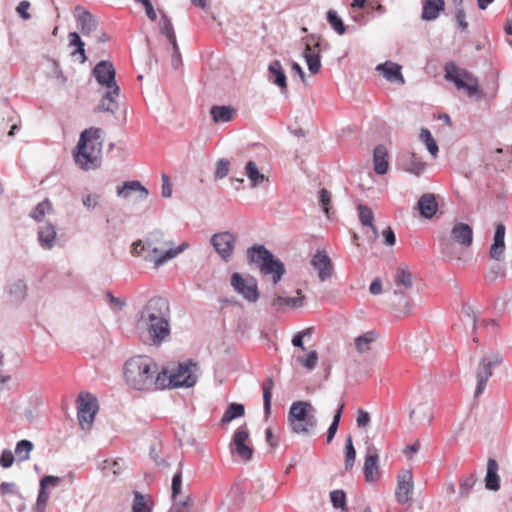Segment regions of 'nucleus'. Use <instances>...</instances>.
I'll return each instance as SVG.
<instances>
[{
    "label": "nucleus",
    "instance_id": "c756f323",
    "mask_svg": "<svg viewBox=\"0 0 512 512\" xmlns=\"http://www.w3.org/2000/svg\"><path fill=\"white\" fill-rule=\"evenodd\" d=\"M492 368L491 366L485 365V362L481 360L476 373L477 385L474 394L475 397L480 396L484 391L488 379L492 376Z\"/></svg>",
    "mask_w": 512,
    "mask_h": 512
},
{
    "label": "nucleus",
    "instance_id": "de8ad7c7",
    "mask_svg": "<svg viewBox=\"0 0 512 512\" xmlns=\"http://www.w3.org/2000/svg\"><path fill=\"white\" fill-rule=\"evenodd\" d=\"M327 21L339 35H343L345 33V25L336 11L329 10L327 12Z\"/></svg>",
    "mask_w": 512,
    "mask_h": 512
},
{
    "label": "nucleus",
    "instance_id": "a19ab883",
    "mask_svg": "<svg viewBox=\"0 0 512 512\" xmlns=\"http://www.w3.org/2000/svg\"><path fill=\"white\" fill-rule=\"evenodd\" d=\"M343 410H344V403L341 402L335 413H334V416H333V419H332V422L328 428V431H327V443H330L334 436L336 435L337 431H338V427H339V423H340V420H341V416H342V413H343Z\"/></svg>",
    "mask_w": 512,
    "mask_h": 512
},
{
    "label": "nucleus",
    "instance_id": "f03ea898",
    "mask_svg": "<svg viewBox=\"0 0 512 512\" xmlns=\"http://www.w3.org/2000/svg\"><path fill=\"white\" fill-rule=\"evenodd\" d=\"M169 319V302L163 297H153L140 311L138 325L149 332L153 344L159 345L170 334Z\"/></svg>",
    "mask_w": 512,
    "mask_h": 512
},
{
    "label": "nucleus",
    "instance_id": "09e8293b",
    "mask_svg": "<svg viewBox=\"0 0 512 512\" xmlns=\"http://www.w3.org/2000/svg\"><path fill=\"white\" fill-rule=\"evenodd\" d=\"M297 361L307 370H313L318 362V353L316 350L310 351L305 356H299Z\"/></svg>",
    "mask_w": 512,
    "mask_h": 512
},
{
    "label": "nucleus",
    "instance_id": "a878e982",
    "mask_svg": "<svg viewBox=\"0 0 512 512\" xmlns=\"http://www.w3.org/2000/svg\"><path fill=\"white\" fill-rule=\"evenodd\" d=\"M444 8V0H425L423 2L421 18L426 21L435 20Z\"/></svg>",
    "mask_w": 512,
    "mask_h": 512
},
{
    "label": "nucleus",
    "instance_id": "a18cd8bd",
    "mask_svg": "<svg viewBox=\"0 0 512 512\" xmlns=\"http://www.w3.org/2000/svg\"><path fill=\"white\" fill-rule=\"evenodd\" d=\"M124 468L123 459L117 460H104L101 466L102 471L105 474L112 473L114 476H118Z\"/></svg>",
    "mask_w": 512,
    "mask_h": 512
},
{
    "label": "nucleus",
    "instance_id": "4468645a",
    "mask_svg": "<svg viewBox=\"0 0 512 512\" xmlns=\"http://www.w3.org/2000/svg\"><path fill=\"white\" fill-rule=\"evenodd\" d=\"M210 242L221 259L228 262L234 252L236 237L228 232L215 233Z\"/></svg>",
    "mask_w": 512,
    "mask_h": 512
},
{
    "label": "nucleus",
    "instance_id": "b1692460",
    "mask_svg": "<svg viewBox=\"0 0 512 512\" xmlns=\"http://www.w3.org/2000/svg\"><path fill=\"white\" fill-rule=\"evenodd\" d=\"M131 192H138L140 200H146L149 192L139 181H127L122 186L117 187V195L124 199L130 197Z\"/></svg>",
    "mask_w": 512,
    "mask_h": 512
},
{
    "label": "nucleus",
    "instance_id": "ddd939ff",
    "mask_svg": "<svg viewBox=\"0 0 512 512\" xmlns=\"http://www.w3.org/2000/svg\"><path fill=\"white\" fill-rule=\"evenodd\" d=\"M248 438V428L242 425L235 430L230 445L231 453L237 454L245 462L250 461L253 456V448L246 444Z\"/></svg>",
    "mask_w": 512,
    "mask_h": 512
},
{
    "label": "nucleus",
    "instance_id": "9d476101",
    "mask_svg": "<svg viewBox=\"0 0 512 512\" xmlns=\"http://www.w3.org/2000/svg\"><path fill=\"white\" fill-rule=\"evenodd\" d=\"M231 286L248 302L255 303L260 297L257 280L253 276L242 277L235 272L231 276Z\"/></svg>",
    "mask_w": 512,
    "mask_h": 512
},
{
    "label": "nucleus",
    "instance_id": "f8f14e48",
    "mask_svg": "<svg viewBox=\"0 0 512 512\" xmlns=\"http://www.w3.org/2000/svg\"><path fill=\"white\" fill-rule=\"evenodd\" d=\"M92 74L96 81L106 87L107 90H114L120 92V88L115 81V68L112 62L101 60L92 70Z\"/></svg>",
    "mask_w": 512,
    "mask_h": 512
},
{
    "label": "nucleus",
    "instance_id": "f3484780",
    "mask_svg": "<svg viewBox=\"0 0 512 512\" xmlns=\"http://www.w3.org/2000/svg\"><path fill=\"white\" fill-rule=\"evenodd\" d=\"M311 265L318 271V277L321 281H325L332 276V263L325 251H317L311 259Z\"/></svg>",
    "mask_w": 512,
    "mask_h": 512
},
{
    "label": "nucleus",
    "instance_id": "58836bf2",
    "mask_svg": "<svg viewBox=\"0 0 512 512\" xmlns=\"http://www.w3.org/2000/svg\"><path fill=\"white\" fill-rule=\"evenodd\" d=\"M274 387V381L272 377H268L266 381L263 383V408L265 416L268 417L271 412V399H272V389Z\"/></svg>",
    "mask_w": 512,
    "mask_h": 512
},
{
    "label": "nucleus",
    "instance_id": "6ab92c4d",
    "mask_svg": "<svg viewBox=\"0 0 512 512\" xmlns=\"http://www.w3.org/2000/svg\"><path fill=\"white\" fill-rule=\"evenodd\" d=\"M27 284L22 279L10 283L7 288L9 303L14 306L21 305L27 298Z\"/></svg>",
    "mask_w": 512,
    "mask_h": 512
},
{
    "label": "nucleus",
    "instance_id": "5fc2aeb1",
    "mask_svg": "<svg viewBox=\"0 0 512 512\" xmlns=\"http://www.w3.org/2000/svg\"><path fill=\"white\" fill-rule=\"evenodd\" d=\"M159 28L160 32L167 38L168 36H172L174 31V27L172 25L171 19L163 13L159 20Z\"/></svg>",
    "mask_w": 512,
    "mask_h": 512
},
{
    "label": "nucleus",
    "instance_id": "338daca9",
    "mask_svg": "<svg viewBox=\"0 0 512 512\" xmlns=\"http://www.w3.org/2000/svg\"><path fill=\"white\" fill-rule=\"evenodd\" d=\"M356 423L359 427H366L370 423V415L363 409H358Z\"/></svg>",
    "mask_w": 512,
    "mask_h": 512
},
{
    "label": "nucleus",
    "instance_id": "20e7f679",
    "mask_svg": "<svg viewBox=\"0 0 512 512\" xmlns=\"http://www.w3.org/2000/svg\"><path fill=\"white\" fill-rule=\"evenodd\" d=\"M287 422L293 433L311 437L316 434L318 427L316 409L310 402L295 401L289 408Z\"/></svg>",
    "mask_w": 512,
    "mask_h": 512
},
{
    "label": "nucleus",
    "instance_id": "412c9836",
    "mask_svg": "<svg viewBox=\"0 0 512 512\" xmlns=\"http://www.w3.org/2000/svg\"><path fill=\"white\" fill-rule=\"evenodd\" d=\"M269 80L277 85L282 93L287 92V77L278 60L272 61L268 66Z\"/></svg>",
    "mask_w": 512,
    "mask_h": 512
},
{
    "label": "nucleus",
    "instance_id": "680f3d73",
    "mask_svg": "<svg viewBox=\"0 0 512 512\" xmlns=\"http://www.w3.org/2000/svg\"><path fill=\"white\" fill-rule=\"evenodd\" d=\"M481 360L483 362H485V365H488V366H491L494 368L495 366L501 364L502 357L500 356V354L492 352V353L484 356Z\"/></svg>",
    "mask_w": 512,
    "mask_h": 512
},
{
    "label": "nucleus",
    "instance_id": "6e6d98bb",
    "mask_svg": "<svg viewBox=\"0 0 512 512\" xmlns=\"http://www.w3.org/2000/svg\"><path fill=\"white\" fill-rule=\"evenodd\" d=\"M230 163L227 159L221 158L216 162L215 179H223L229 173Z\"/></svg>",
    "mask_w": 512,
    "mask_h": 512
},
{
    "label": "nucleus",
    "instance_id": "72a5a7b5",
    "mask_svg": "<svg viewBox=\"0 0 512 512\" xmlns=\"http://www.w3.org/2000/svg\"><path fill=\"white\" fill-rule=\"evenodd\" d=\"M210 114L214 122L226 123L229 122L235 114V109L230 106H212Z\"/></svg>",
    "mask_w": 512,
    "mask_h": 512
},
{
    "label": "nucleus",
    "instance_id": "c9c22d12",
    "mask_svg": "<svg viewBox=\"0 0 512 512\" xmlns=\"http://www.w3.org/2000/svg\"><path fill=\"white\" fill-rule=\"evenodd\" d=\"M377 333L374 330H370L355 338V348L359 353H365L370 350V345L377 340Z\"/></svg>",
    "mask_w": 512,
    "mask_h": 512
},
{
    "label": "nucleus",
    "instance_id": "a211bd4d",
    "mask_svg": "<svg viewBox=\"0 0 512 512\" xmlns=\"http://www.w3.org/2000/svg\"><path fill=\"white\" fill-rule=\"evenodd\" d=\"M413 489L412 474L409 471H404L398 476V483L396 489V499L400 504H405L411 499Z\"/></svg>",
    "mask_w": 512,
    "mask_h": 512
},
{
    "label": "nucleus",
    "instance_id": "0eeeda50",
    "mask_svg": "<svg viewBox=\"0 0 512 512\" xmlns=\"http://www.w3.org/2000/svg\"><path fill=\"white\" fill-rule=\"evenodd\" d=\"M452 241L462 247H470L473 242V230L471 226L463 222H457L451 229L450 239L447 237H441L439 239V250L444 256L450 259L459 258Z\"/></svg>",
    "mask_w": 512,
    "mask_h": 512
},
{
    "label": "nucleus",
    "instance_id": "4be33fe9",
    "mask_svg": "<svg viewBox=\"0 0 512 512\" xmlns=\"http://www.w3.org/2000/svg\"><path fill=\"white\" fill-rule=\"evenodd\" d=\"M402 167L406 172L420 176L425 170V163L415 153H405L401 157Z\"/></svg>",
    "mask_w": 512,
    "mask_h": 512
},
{
    "label": "nucleus",
    "instance_id": "e433bc0d",
    "mask_svg": "<svg viewBox=\"0 0 512 512\" xmlns=\"http://www.w3.org/2000/svg\"><path fill=\"white\" fill-rule=\"evenodd\" d=\"M244 413H245V407L243 404L231 403V404H229L226 411L224 412V414L221 418V423L222 424L229 423L232 420L243 416Z\"/></svg>",
    "mask_w": 512,
    "mask_h": 512
},
{
    "label": "nucleus",
    "instance_id": "052dcab7",
    "mask_svg": "<svg viewBox=\"0 0 512 512\" xmlns=\"http://www.w3.org/2000/svg\"><path fill=\"white\" fill-rule=\"evenodd\" d=\"M503 274H504V270H503L502 266L500 264L496 263L491 266L490 270L486 274V279L489 282H493L498 278L499 275H503Z\"/></svg>",
    "mask_w": 512,
    "mask_h": 512
},
{
    "label": "nucleus",
    "instance_id": "9b49d317",
    "mask_svg": "<svg viewBox=\"0 0 512 512\" xmlns=\"http://www.w3.org/2000/svg\"><path fill=\"white\" fill-rule=\"evenodd\" d=\"M78 411L77 418L82 428L90 427L94 421L98 411V403L96 397L90 393H81L77 399Z\"/></svg>",
    "mask_w": 512,
    "mask_h": 512
},
{
    "label": "nucleus",
    "instance_id": "4d7b16f0",
    "mask_svg": "<svg viewBox=\"0 0 512 512\" xmlns=\"http://www.w3.org/2000/svg\"><path fill=\"white\" fill-rule=\"evenodd\" d=\"M318 199H319L320 205L322 206L323 212L327 215V217H329L331 193L327 189L322 188L318 192Z\"/></svg>",
    "mask_w": 512,
    "mask_h": 512
},
{
    "label": "nucleus",
    "instance_id": "0e129e2a",
    "mask_svg": "<svg viewBox=\"0 0 512 512\" xmlns=\"http://www.w3.org/2000/svg\"><path fill=\"white\" fill-rule=\"evenodd\" d=\"M14 460L15 458L13 453L10 450L6 449L1 454L0 465L4 468H9L12 466Z\"/></svg>",
    "mask_w": 512,
    "mask_h": 512
},
{
    "label": "nucleus",
    "instance_id": "423d86ee",
    "mask_svg": "<svg viewBox=\"0 0 512 512\" xmlns=\"http://www.w3.org/2000/svg\"><path fill=\"white\" fill-rule=\"evenodd\" d=\"M250 263H254L262 275H271L273 283L277 284L285 274L283 262L276 258L264 245H254L247 251Z\"/></svg>",
    "mask_w": 512,
    "mask_h": 512
},
{
    "label": "nucleus",
    "instance_id": "1a4fd4ad",
    "mask_svg": "<svg viewBox=\"0 0 512 512\" xmlns=\"http://www.w3.org/2000/svg\"><path fill=\"white\" fill-rule=\"evenodd\" d=\"M198 370L197 364L191 360L180 363L175 372L167 376V387H186L190 388L197 382L195 372Z\"/></svg>",
    "mask_w": 512,
    "mask_h": 512
},
{
    "label": "nucleus",
    "instance_id": "bb28decb",
    "mask_svg": "<svg viewBox=\"0 0 512 512\" xmlns=\"http://www.w3.org/2000/svg\"><path fill=\"white\" fill-rule=\"evenodd\" d=\"M374 170L378 175H383L388 170V152L385 146L378 145L373 152Z\"/></svg>",
    "mask_w": 512,
    "mask_h": 512
},
{
    "label": "nucleus",
    "instance_id": "4c0bfd02",
    "mask_svg": "<svg viewBox=\"0 0 512 512\" xmlns=\"http://www.w3.org/2000/svg\"><path fill=\"white\" fill-rule=\"evenodd\" d=\"M303 57L306 60L308 70L312 74H317L321 68V60H320V55L318 54V52L310 50V48L304 49Z\"/></svg>",
    "mask_w": 512,
    "mask_h": 512
},
{
    "label": "nucleus",
    "instance_id": "e2e57ef3",
    "mask_svg": "<svg viewBox=\"0 0 512 512\" xmlns=\"http://www.w3.org/2000/svg\"><path fill=\"white\" fill-rule=\"evenodd\" d=\"M49 499V494L46 492V488L40 486L39 493L37 496L35 508H45Z\"/></svg>",
    "mask_w": 512,
    "mask_h": 512
},
{
    "label": "nucleus",
    "instance_id": "603ef678",
    "mask_svg": "<svg viewBox=\"0 0 512 512\" xmlns=\"http://www.w3.org/2000/svg\"><path fill=\"white\" fill-rule=\"evenodd\" d=\"M192 505V499L187 496L184 500H173V503L168 512H189Z\"/></svg>",
    "mask_w": 512,
    "mask_h": 512
},
{
    "label": "nucleus",
    "instance_id": "37998d69",
    "mask_svg": "<svg viewBox=\"0 0 512 512\" xmlns=\"http://www.w3.org/2000/svg\"><path fill=\"white\" fill-rule=\"evenodd\" d=\"M420 139L426 145V148L429 151V153L434 158H436L439 149H438V145H437L436 141L434 140L431 132L426 128H422L420 131Z\"/></svg>",
    "mask_w": 512,
    "mask_h": 512
},
{
    "label": "nucleus",
    "instance_id": "49530a36",
    "mask_svg": "<svg viewBox=\"0 0 512 512\" xmlns=\"http://www.w3.org/2000/svg\"><path fill=\"white\" fill-rule=\"evenodd\" d=\"M133 494L132 512H151L152 509L146 497L138 491H134Z\"/></svg>",
    "mask_w": 512,
    "mask_h": 512
},
{
    "label": "nucleus",
    "instance_id": "5701e85b",
    "mask_svg": "<svg viewBox=\"0 0 512 512\" xmlns=\"http://www.w3.org/2000/svg\"><path fill=\"white\" fill-rule=\"evenodd\" d=\"M417 207L420 215L427 219L432 218L438 211V203L431 193L423 194L417 202Z\"/></svg>",
    "mask_w": 512,
    "mask_h": 512
},
{
    "label": "nucleus",
    "instance_id": "13d9d810",
    "mask_svg": "<svg viewBox=\"0 0 512 512\" xmlns=\"http://www.w3.org/2000/svg\"><path fill=\"white\" fill-rule=\"evenodd\" d=\"M50 208V203L46 201L40 202L30 213V216L36 221H41L46 214V211Z\"/></svg>",
    "mask_w": 512,
    "mask_h": 512
},
{
    "label": "nucleus",
    "instance_id": "393cba45",
    "mask_svg": "<svg viewBox=\"0 0 512 512\" xmlns=\"http://www.w3.org/2000/svg\"><path fill=\"white\" fill-rule=\"evenodd\" d=\"M505 226L502 223H499L496 226L494 233V241L490 248V256L491 258L499 261L505 250Z\"/></svg>",
    "mask_w": 512,
    "mask_h": 512
},
{
    "label": "nucleus",
    "instance_id": "7ed1b4c3",
    "mask_svg": "<svg viewBox=\"0 0 512 512\" xmlns=\"http://www.w3.org/2000/svg\"><path fill=\"white\" fill-rule=\"evenodd\" d=\"M103 135L104 131L96 127H90L81 132L74 153V160L82 170L88 171L100 167Z\"/></svg>",
    "mask_w": 512,
    "mask_h": 512
},
{
    "label": "nucleus",
    "instance_id": "69168bd1",
    "mask_svg": "<svg viewBox=\"0 0 512 512\" xmlns=\"http://www.w3.org/2000/svg\"><path fill=\"white\" fill-rule=\"evenodd\" d=\"M455 19L458 23V26L465 30L468 27V22L466 21V14L462 7H457L455 11Z\"/></svg>",
    "mask_w": 512,
    "mask_h": 512
},
{
    "label": "nucleus",
    "instance_id": "473e14b6",
    "mask_svg": "<svg viewBox=\"0 0 512 512\" xmlns=\"http://www.w3.org/2000/svg\"><path fill=\"white\" fill-rule=\"evenodd\" d=\"M119 92H114V90H107L104 96L102 97L100 104L96 107V111H104L110 112L112 114L118 109V103L115 98L118 97Z\"/></svg>",
    "mask_w": 512,
    "mask_h": 512
},
{
    "label": "nucleus",
    "instance_id": "39448f33",
    "mask_svg": "<svg viewBox=\"0 0 512 512\" xmlns=\"http://www.w3.org/2000/svg\"><path fill=\"white\" fill-rule=\"evenodd\" d=\"M144 244L142 246V250H146L148 253H153L155 256H150L147 254L144 256L146 261H153L156 268H159L167 261L177 257L179 254L184 252L188 247V243L183 242L176 248H168L170 242H167L164 239V234L160 230H156L151 232L145 239Z\"/></svg>",
    "mask_w": 512,
    "mask_h": 512
},
{
    "label": "nucleus",
    "instance_id": "864d4df0",
    "mask_svg": "<svg viewBox=\"0 0 512 512\" xmlns=\"http://www.w3.org/2000/svg\"><path fill=\"white\" fill-rule=\"evenodd\" d=\"M330 499L335 508L346 509V494L343 490H334L330 493Z\"/></svg>",
    "mask_w": 512,
    "mask_h": 512
},
{
    "label": "nucleus",
    "instance_id": "c85d7f7f",
    "mask_svg": "<svg viewBox=\"0 0 512 512\" xmlns=\"http://www.w3.org/2000/svg\"><path fill=\"white\" fill-rule=\"evenodd\" d=\"M56 238V228L50 223H45L38 229V240L42 248L51 249Z\"/></svg>",
    "mask_w": 512,
    "mask_h": 512
},
{
    "label": "nucleus",
    "instance_id": "ea45409f",
    "mask_svg": "<svg viewBox=\"0 0 512 512\" xmlns=\"http://www.w3.org/2000/svg\"><path fill=\"white\" fill-rule=\"evenodd\" d=\"M396 286L411 288L413 286L412 274L406 266H399L395 275Z\"/></svg>",
    "mask_w": 512,
    "mask_h": 512
},
{
    "label": "nucleus",
    "instance_id": "f257e3e1",
    "mask_svg": "<svg viewBox=\"0 0 512 512\" xmlns=\"http://www.w3.org/2000/svg\"><path fill=\"white\" fill-rule=\"evenodd\" d=\"M124 378L128 386L138 391H154L167 387L166 370L159 371L158 365L148 356H135L124 365Z\"/></svg>",
    "mask_w": 512,
    "mask_h": 512
},
{
    "label": "nucleus",
    "instance_id": "79ce46f5",
    "mask_svg": "<svg viewBox=\"0 0 512 512\" xmlns=\"http://www.w3.org/2000/svg\"><path fill=\"white\" fill-rule=\"evenodd\" d=\"M33 449V443L29 440H20L15 447V455L18 461H26L30 458V452Z\"/></svg>",
    "mask_w": 512,
    "mask_h": 512
},
{
    "label": "nucleus",
    "instance_id": "c03bdc74",
    "mask_svg": "<svg viewBox=\"0 0 512 512\" xmlns=\"http://www.w3.org/2000/svg\"><path fill=\"white\" fill-rule=\"evenodd\" d=\"M344 453H345V469L347 471H349L354 466L355 459H356V450L354 448L351 436H348L346 439Z\"/></svg>",
    "mask_w": 512,
    "mask_h": 512
},
{
    "label": "nucleus",
    "instance_id": "aec40b11",
    "mask_svg": "<svg viewBox=\"0 0 512 512\" xmlns=\"http://www.w3.org/2000/svg\"><path fill=\"white\" fill-rule=\"evenodd\" d=\"M376 70L381 72L383 77L391 83H398L401 85L405 83L401 73V66L397 63L387 61L385 63L378 64L376 66Z\"/></svg>",
    "mask_w": 512,
    "mask_h": 512
},
{
    "label": "nucleus",
    "instance_id": "774afa93",
    "mask_svg": "<svg viewBox=\"0 0 512 512\" xmlns=\"http://www.w3.org/2000/svg\"><path fill=\"white\" fill-rule=\"evenodd\" d=\"M61 482V478L57 476L47 475L40 480V486L56 487Z\"/></svg>",
    "mask_w": 512,
    "mask_h": 512
},
{
    "label": "nucleus",
    "instance_id": "bf43d9fd",
    "mask_svg": "<svg viewBox=\"0 0 512 512\" xmlns=\"http://www.w3.org/2000/svg\"><path fill=\"white\" fill-rule=\"evenodd\" d=\"M31 4L29 1L27 0H23L21 1L17 8H16V11L17 13L19 14V16L24 19V20H29L31 19V15L29 14L28 10L30 8Z\"/></svg>",
    "mask_w": 512,
    "mask_h": 512
},
{
    "label": "nucleus",
    "instance_id": "dca6fc26",
    "mask_svg": "<svg viewBox=\"0 0 512 512\" xmlns=\"http://www.w3.org/2000/svg\"><path fill=\"white\" fill-rule=\"evenodd\" d=\"M378 450L369 444L366 451L365 462H364V476L367 482H373L378 476Z\"/></svg>",
    "mask_w": 512,
    "mask_h": 512
},
{
    "label": "nucleus",
    "instance_id": "8fccbe9b",
    "mask_svg": "<svg viewBox=\"0 0 512 512\" xmlns=\"http://www.w3.org/2000/svg\"><path fill=\"white\" fill-rule=\"evenodd\" d=\"M182 467L183 462H179L178 470L172 478V499L175 500L181 492L182 488Z\"/></svg>",
    "mask_w": 512,
    "mask_h": 512
},
{
    "label": "nucleus",
    "instance_id": "6e6552de",
    "mask_svg": "<svg viewBox=\"0 0 512 512\" xmlns=\"http://www.w3.org/2000/svg\"><path fill=\"white\" fill-rule=\"evenodd\" d=\"M444 72L445 80L454 83L458 90H465L469 96L480 92L477 78L471 72L457 66L453 61L445 64Z\"/></svg>",
    "mask_w": 512,
    "mask_h": 512
},
{
    "label": "nucleus",
    "instance_id": "2f4dec72",
    "mask_svg": "<svg viewBox=\"0 0 512 512\" xmlns=\"http://www.w3.org/2000/svg\"><path fill=\"white\" fill-rule=\"evenodd\" d=\"M359 220L362 225L368 226L372 229L371 240L374 241L378 237V230L374 226V214L373 211L366 205L359 204L358 207Z\"/></svg>",
    "mask_w": 512,
    "mask_h": 512
},
{
    "label": "nucleus",
    "instance_id": "2eb2a0df",
    "mask_svg": "<svg viewBox=\"0 0 512 512\" xmlns=\"http://www.w3.org/2000/svg\"><path fill=\"white\" fill-rule=\"evenodd\" d=\"M74 16L76 18L77 25L84 36H90L97 30L99 20L88 10L81 6H76L74 9Z\"/></svg>",
    "mask_w": 512,
    "mask_h": 512
},
{
    "label": "nucleus",
    "instance_id": "f704fd0d",
    "mask_svg": "<svg viewBox=\"0 0 512 512\" xmlns=\"http://www.w3.org/2000/svg\"><path fill=\"white\" fill-rule=\"evenodd\" d=\"M245 173H246L247 178L250 181V186L252 188L258 187L260 184H262L266 180L265 175L259 171V169L254 161L247 162V164L245 166Z\"/></svg>",
    "mask_w": 512,
    "mask_h": 512
},
{
    "label": "nucleus",
    "instance_id": "cd10ccee",
    "mask_svg": "<svg viewBox=\"0 0 512 512\" xmlns=\"http://www.w3.org/2000/svg\"><path fill=\"white\" fill-rule=\"evenodd\" d=\"M498 463L490 458L487 463V473L485 477V486L487 489L497 491L500 488V478L498 475Z\"/></svg>",
    "mask_w": 512,
    "mask_h": 512
},
{
    "label": "nucleus",
    "instance_id": "7c9ffc66",
    "mask_svg": "<svg viewBox=\"0 0 512 512\" xmlns=\"http://www.w3.org/2000/svg\"><path fill=\"white\" fill-rule=\"evenodd\" d=\"M409 417L415 423L429 425L433 419V411L430 405L423 404L412 410Z\"/></svg>",
    "mask_w": 512,
    "mask_h": 512
},
{
    "label": "nucleus",
    "instance_id": "3c124183",
    "mask_svg": "<svg viewBox=\"0 0 512 512\" xmlns=\"http://www.w3.org/2000/svg\"><path fill=\"white\" fill-rule=\"evenodd\" d=\"M476 481H477V479L474 474H470L469 476L463 478L460 481V488H459L460 496H462V497L468 496V494L470 493V490L476 484Z\"/></svg>",
    "mask_w": 512,
    "mask_h": 512
}]
</instances>
